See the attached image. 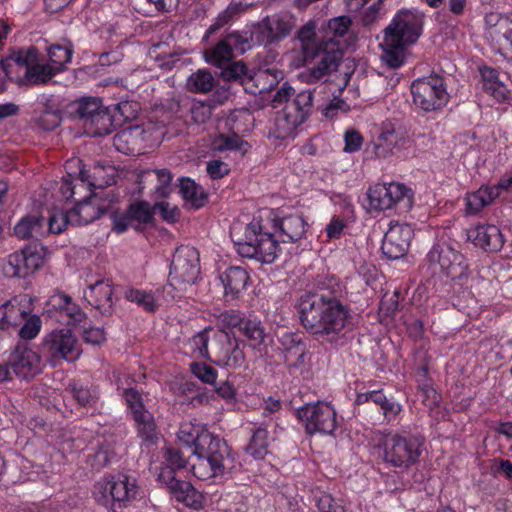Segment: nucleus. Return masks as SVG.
I'll list each match as a JSON object with an SVG mask.
<instances>
[{
    "label": "nucleus",
    "mask_w": 512,
    "mask_h": 512,
    "mask_svg": "<svg viewBox=\"0 0 512 512\" xmlns=\"http://www.w3.org/2000/svg\"><path fill=\"white\" fill-rule=\"evenodd\" d=\"M126 211L133 223L146 225L153 221L154 206L146 201H136L130 204Z\"/></svg>",
    "instance_id": "49"
},
{
    "label": "nucleus",
    "mask_w": 512,
    "mask_h": 512,
    "mask_svg": "<svg viewBox=\"0 0 512 512\" xmlns=\"http://www.w3.org/2000/svg\"><path fill=\"white\" fill-rule=\"evenodd\" d=\"M49 64L60 66V72L65 69V65L71 61L73 50L70 46L54 44L48 48Z\"/></svg>",
    "instance_id": "52"
},
{
    "label": "nucleus",
    "mask_w": 512,
    "mask_h": 512,
    "mask_svg": "<svg viewBox=\"0 0 512 512\" xmlns=\"http://www.w3.org/2000/svg\"><path fill=\"white\" fill-rule=\"evenodd\" d=\"M46 313L70 326H79L87 319L86 313L68 294L56 291L47 300Z\"/></svg>",
    "instance_id": "16"
},
{
    "label": "nucleus",
    "mask_w": 512,
    "mask_h": 512,
    "mask_svg": "<svg viewBox=\"0 0 512 512\" xmlns=\"http://www.w3.org/2000/svg\"><path fill=\"white\" fill-rule=\"evenodd\" d=\"M262 28L266 32V42L271 44L289 35L292 25L285 17L274 15L264 19Z\"/></svg>",
    "instance_id": "37"
},
{
    "label": "nucleus",
    "mask_w": 512,
    "mask_h": 512,
    "mask_svg": "<svg viewBox=\"0 0 512 512\" xmlns=\"http://www.w3.org/2000/svg\"><path fill=\"white\" fill-rule=\"evenodd\" d=\"M451 245L448 243H435L426 255V261L430 267L435 269L437 266L443 273V270L449 260Z\"/></svg>",
    "instance_id": "48"
},
{
    "label": "nucleus",
    "mask_w": 512,
    "mask_h": 512,
    "mask_svg": "<svg viewBox=\"0 0 512 512\" xmlns=\"http://www.w3.org/2000/svg\"><path fill=\"white\" fill-rule=\"evenodd\" d=\"M144 130L139 126H132L128 129H124L121 132L117 133L113 139L114 146L116 149L122 153H129L131 152V148L127 147L124 148L122 144H128L130 143L134 138L140 136Z\"/></svg>",
    "instance_id": "60"
},
{
    "label": "nucleus",
    "mask_w": 512,
    "mask_h": 512,
    "mask_svg": "<svg viewBox=\"0 0 512 512\" xmlns=\"http://www.w3.org/2000/svg\"><path fill=\"white\" fill-rule=\"evenodd\" d=\"M133 421L137 436L141 440V446L150 448L156 445L160 433L153 414L150 411L144 412V414L133 418Z\"/></svg>",
    "instance_id": "31"
},
{
    "label": "nucleus",
    "mask_w": 512,
    "mask_h": 512,
    "mask_svg": "<svg viewBox=\"0 0 512 512\" xmlns=\"http://www.w3.org/2000/svg\"><path fill=\"white\" fill-rule=\"evenodd\" d=\"M164 460V464L176 470L184 469L187 465V458L184 456L183 452L174 447H167L165 449Z\"/></svg>",
    "instance_id": "64"
},
{
    "label": "nucleus",
    "mask_w": 512,
    "mask_h": 512,
    "mask_svg": "<svg viewBox=\"0 0 512 512\" xmlns=\"http://www.w3.org/2000/svg\"><path fill=\"white\" fill-rule=\"evenodd\" d=\"M118 440L113 434L104 435L96 442L92 452L87 456V462L94 470H100L117 461Z\"/></svg>",
    "instance_id": "24"
},
{
    "label": "nucleus",
    "mask_w": 512,
    "mask_h": 512,
    "mask_svg": "<svg viewBox=\"0 0 512 512\" xmlns=\"http://www.w3.org/2000/svg\"><path fill=\"white\" fill-rule=\"evenodd\" d=\"M74 115L83 123L86 132L92 137L110 134L114 129L113 112L117 111L125 119L132 117L127 114L131 108L129 102H121L113 107H104L99 97L84 96L72 104Z\"/></svg>",
    "instance_id": "5"
},
{
    "label": "nucleus",
    "mask_w": 512,
    "mask_h": 512,
    "mask_svg": "<svg viewBox=\"0 0 512 512\" xmlns=\"http://www.w3.org/2000/svg\"><path fill=\"white\" fill-rule=\"evenodd\" d=\"M200 274L199 252L192 246L176 248L170 265L169 281L178 290L196 282Z\"/></svg>",
    "instance_id": "12"
},
{
    "label": "nucleus",
    "mask_w": 512,
    "mask_h": 512,
    "mask_svg": "<svg viewBox=\"0 0 512 512\" xmlns=\"http://www.w3.org/2000/svg\"><path fill=\"white\" fill-rule=\"evenodd\" d=\"M297 417L307 434L332 435L338 427L334 407L324 401L308 403L297 410Z\"/></svg>",
    "instance_id": "13"
},
{
    "label": "nucleus",
    "mask_w": 512,
    "mask_h": 512,
    "mask_svg": "<svg viewBox=\"0 0 512 512\" xmlns=\"http://www.w3.org/2000/svg\"><path fill=\"white\" fill-rule=\"evenodd\" d=\"M159 213L160 217L167 223H175L180 217V210L169 202H158L154 205V214Z\"/></svg>",
    "instance_id": "63"
},
{
    "label": "nucleus",
    "mask_w": 512,
    "mask_h": 512,
    "mask_svg": "<svg viewBox=\"0 0 512 512\" xmlns=\"http://www.w3.org/2000/svg\"><path fill=\"white\" fill-rule=\"evenodd\" d=\"M268 430L261 425L253 430L249 444L245 450L254 459H263L268 453Z\"/></svg>",
    "instance_id": "44"
},
{
    "label": "nucleus",
    "mask_w": 512,
    "mask_h": 512,
    "mask_svg": "<svg viewBox=\"0 0 512 512\" xmlns=\"http://www.w3.org/2000/svg\"><path fill=\"white\" fill-rule=\"evenodd\" d=\"M220 77L227 82H238L243 86H247L250 73L247 66L242 61L228 62L224 66L220 67Z\"/></svg>",
    "instance_id": "45"
},
{
    "label": "nucleus",
    "mask_w": 512,
    "mask_h": 512,
    "mask_svg": "<svg viewBox=\"0 0 512 512\" xmlns=\"http://www.w3.org/2000/svg\"><path fill=\"white\" fill-rule=\"evenodd\" d=\"M215 87V79L208 69H198L186 81V88L192 93H208Z\"/></svg>",
    "instance_id": "43"
},
{
    "label": "nucleus",
    "mask_w": 512,
    "mask_h": 512,
    "mask_svg": "<svg viewBox=\"0 0 512 512\" xmlns=\"http://www.w3.org/2000/svg\"><path fill=\"white\" fill-rule=\"evenodd\" d=\"M367 198L371 211L408 210L412 207L413 192L403 183H379L369 188Z\"/></svg>",
    "instance_id": "11"
},
{
    "label": "nucleus",
    "mask_w": 512,
    "mask_h": 512,
    "mask_svg": "<svg viewBox=\"0 0 512 512\" xmlns=\"http://www.w3.org/2000/svg\"><path fill=\"white\" fill-rule=\"evenodd\" d=\"M166 45L158 43L154 45L150 50V55L154 56L155 60L160 61V67L171 68V66L178 60L179 55L177 53H167L165 51Z\"/></svg>",
    "instance_id": "62"
},
{
    "label": "nucleus",
    "mask_w": 512,
    "mask_h": 512,
    "mask_svg": "<svg viewBox=\"0 0 512 512\" xmlns=\"http://www.w3.org/2000/svg\"><path fill=\"white\" fill-rule=\"evenodd\" d=\"M465 214L468 216L478 215L485 207L493 203L491 194L486 185H481L476 191L465 194Z\"/></svg>",
    "instance_id": "40"
},
{
    "label": "nucleus",
    "mask_w": 512,
    "mask_h": 512,
    "mask_svg": "<svg viewBox=\"0 0 512 512\" xmlns=\"http://www.w3.org/2000/svg\"><path fill=\"white\" fill-rule=\"evenodd\" d=\"M411 94L413 103L425 112L441 110L449 101L445 79L437 74L414 80Z\"/></svg>",
    "instance_id": "10"
},
{
    "label": "nucleus",
    "mask_w": 512,
    "mask_h": 512,
    "mask_svg": "<svg viewBox=\"0 0 512 512\" xmlns=\"http://www.w3.org/2000/svg\"><path fill=\"white\" fill-rule=\"evenodd\" d=\"M104 168L102 166H94L93 171L90 172L84 168L79 170V180L82 183H87L90 187L102 188L111 184V179H104L102 174Z\"/></svg>",
    "instance_id": "55"
},
{
    "label": "nucleus",
    "mask_w": 512,
    "mask_h": 512,
    "mask_svg": "<svg viewBox=\"0 0 512 512\" xmlns=\"http://www.w3.org/2000/svg\"><path fill=\"white\" fill-rule=\"evenodd\" d=\"M480 76L483 89L493 96L497 101L502 102L508 99L509 90L498 78V71L484 66L480 68Z\"/></svg>",
    "instance_id": "34"
},
{
    "label": "nucleus",
    "mask_w": 512,
    "mask_h": 512,
    "mask_svg": "<svg viewBox=\"0 0 512 512\" xmlns=\"http://www.w3.org/2000/svg\"><path fill=\"white\" fill-rule=\"evenodd\" d=\"M239 331L254 349L264 344L268 336L265 326L257 317H245Z\"/></svg>",
    "instance_id": "36"
},
{
    "label": "nucleus",
    "mask_w": 512,
    "mask_h": 512,
    "mask_svg": "<svg viewBox=\"0 0 512 512\" xmlns=\"http://www.w3.org/2000/svg\"><path fill=\"white\" fill-rule=\"evenodd\" d=\"M112 295V283L108 279H98L94 283H89L88 289L83 294L85 300L104 316L112 314Z\"/></svg>",
    "instance_id": "23"
},
{
    "label": "nucleus",
    "mask_w": 512,
    "mask_h": 512,
    "mask_svg": "<svg viewBox=\"0 0 512 512\" xmlns=\"http://www.w3.org/2000/svg\"><path fill=\"white\" fill-rule=\"evenodd\" d=\"M307 227L308 224L301 215L291 214L279 218L269 211L265 217H254L247 224L244 239L235 242L236 251L243 258L271 264L280 252V246L275 239L276 231L281 233L283 242L294 243L305 236Z\"/></svg>",
    "instance_id": "3"
},
{
    "label": "nucleus",
    "mask_w": 512,
    "mask_h": 512,
    "mask_svg": "<svg viewBox=\"0 0 512 512\" xmlns=\"http://www.w3.org/2000/svg\"><path fill=\"white\" fill-rule=\"evenodd\" d=\"M213 104L205 100L193 99L189 108L191 121L194 124H205L212 116Z\"/></svg>",
    "instance_id": "51"
},
{
    "label": "nucleus",
    "mask_w": 512,
    "mask_h": 512,
    "mask_svg": "<svg viewBox=\"0 0 512 512\" xmlns=\"http://www.w3.org/2000/svg\"><path fill=\"white\" fill-rule=\"evenodd\" d=\"M316 58H319V60L309 69V75L307 76L309 83L317 82L332 72L337 71L343 58V51L339 40L333 38L321 40Z\"/></svg>",
    "instance_id": "15"
},
{
    "label": "nucleus",
    "mask_w": 512,
    "mask_h": 512,
    "mask_svg": "<svg viewBox=\"0 0 512 512\" xmlns=\"http://www.w3.org/2000/svg\"><path fill=\"white\" fill-rule=\"evenodd\" d=\"M190 371L203 383L215 384L217 380V370L204 362H192L190 364Z\"/></svg>",
    "instance_id": "59"
},
{
    "label": "nucleus",
    "mask_w": 512,
    "mask_h": 512,
    "mask_svg": "<svg viewBox=\"0 0 512 512\" xmlns=\"http://www.w3.org/2000/svg\"><path fill=\"white\" fill-rule=\"evenodd\" d=\"M411 139L402 128L386 127L373 142V153L377 158L390 156H405V150L410 148Z\"/></svg>",
    "instance_id": "18"
},
{
    "label": "nucleus",
    "mask_w": 512,
    "mask_h": 512,
    "mask_svg": "<svg viewBox=\"0 0 512 512\" xmlns=\"http://www.w3.org/2000/svg\"><path fill=\"white\" fill-rule=\"evenodd\" d=\"M205 54L207 62L217 67L224 66L226 63L230 62L234 56L232 49L224 37L209 51H206Z\"/></svg>",
    "instance_id": "47"
},
{
    "label": "nucleus",
    "mask_w": 512,
    "mask_h": 512,
    "mask_svg": "<svg viewBox=\"0 0 512 512\" xmlns=\"http://www.w3.org/2000/svg\"><path fill=\"white\" fill-rule=\"evenodd\" d=\"M41 357L27 344H18L9 356V371L22 380L33 378L41 372Z\"/></svg>",
    "instance_id": "20"
},
{
    "label": "nucleus",
    "mask_w": 512,
    "mask_h": 512,
    "mask_svg": "<svg viewBox=\"0 0 512 512\" xmlns=\"http://www.w3.org/2000/svg\"><path fill=\"white\" fill-rule=\"evenodd\" d=\"M314 94L310 89L300 91L288 102L298 110L305 121L308 120L313 111Z\"/></svg>",
    "instance_id": "53"
},
{
    "label": "nucleus",
    "mask_w": 512,
    "mask_h": 512,
    "mask_svg": "<svg viewBox=\"0 0 512 512\" xmlns=\"http://www.w3.org/2000/svg\"><path fill=\"white\" fill-rule=\"evenodd\" d=\"M58 73H60V66L35 62L26 69L24 77L28 84L41 85L48 83Z\"/></svg>",
    "instance_id": "41"
},
{
    "label": "nucleus",
    "mask_w": 512,
    "mask_h": 512,
    "mask_svg": "<svg viewBox=\"0 0 512 512\" xmlns=\"http://www.w3.org/2000/svg\"><path fill=\"white\" fill-rule=\"evenodd\" d=\"M413 235L414 232L410 225L390 222L381 245L383 255L389 260L402 258L409 249Z\"/></svg>",
    "instance_id": "19"
},
{
    "label": "nucleus",
    "mask_w": 512,
    "mask_h": 512,
    "mask_svg": "<svg viewBox=\"0 0 512 512\" xmlns=\"http://www.w3.org/2000/svg\"><path fill=\"white\" fill-rule=\"evenodd\" d=\"M46 220L42 216L23 217L14 227V234L22 240L40 238L46 235Z\"/></svg>",
    "instance_id": "32"
},
{
    "label": "nucleus",
    "mask_w": 512,
    "mask_h": 512,
    "mask_svg": "<svg viewBox=\"0 0 512 512\" xmlns=\"http://www.w3.org/2000/svg\"><path fill=\"white\" fill-rule=\"evenodd\" d=\"M177 438L196 457L191 470L197 479L219 483L241 470L237 453L224 439L209 432L201 423L182 422Z\"/></svg>",
    "instance_id": "2"
},
{
    "label": "nucleus",
    "mask_w": 512,
    "mask_h": 512,
    "mask_svg": "<svg viewBox=\"0 0 512 512\" xmlns=\"http://www.w3.org/2000/svg\"><path fill=\"white\" fill-rule=\"evenodd\" d=\"M213 333L212 329L205 328L199 333L195 334L189 341L194 352L202 358L209 359L211 361V338L210 333Z\"/></svg>",
    "instance_id": "50"
},
{
    "label": "nucleus",
    "mask_w": 512,
    "mask_h": 512,
    "mask_svg": "<svg viewBox=\"0 0 512 512\" xmlns=\"http://www.w3.org/2000/svg\"><path fill=\"white\" fill-rule=\"evenodd\" d=\"M315 30V23L309 21L297 31V35L294 39L296 42L295 47L299 48L304 63L316 59L317 53L319 52V43L321 41L316 40Z\"/></svg>",
    "instance_id": "29"
},
{
    "label": "nucleus",
    "mask_w": 512,
    "mask_h": 512,
    "mask_svg": "<svg viewBox=\"0 0 512 512\" xmlns=\"http://www.w3.org/2000/svg\"><path fill=\"white\" fill-rule=\"evenodd\" d=\"M347 284L335 274H318L296 304L302 327L317 341L344 347L353 325Z\"/></svg>",
    "instance_id": "1"
},
{
    "label": "nucleus",
    "mask_w": 512,
    "mask_h": 512,
    "mask_svg": "<svg viewBox=\"0 0 512 512\" xmlns=\"http://www.w3.org/2000/svg\"><path fill=\"white\" fill-rule=\"evenodd\" d=\"M283 78L282 71L275 68H267L258 70L251 74L245 86V92L257 95L271 91L276 87Z\"/></svg>",
    "instance_id": "28"
},
{
    "label": "nucleus",
    "mask_w": 512,
    "mask_h": 512,
    "mask_svg": "<svg viewBox=\"0 0 512 512\" xmlns=\"http://www.w3.org/2000/svg\"><path fill=\"white\" fill-rule=\"evenodd\" d=\"M299 113L294 106L287 103L282 111L277 114L274 129L270 132V135L280 140L294 137L297 128L306 122Z\"/></svg>",
    "instance_id": "26"
},
{
    "label": "nucleus",
    "mask_w": 512,
    "mask_h": 512,
    "mask_svg": "<svg viewBox=\"0 0 512 512\" xmlns=\"http://www.w3.org/2000/svg\"><path fill=\"white\" fill-rule=\"evenodd\" d=\"M449 260L443 270V274L449 277L451 280H461L467 276L468 264L465 256L451 247V253Z\"/></svg>",
    "instance_id": "46"
},
{
    "label": "nucleus",
    "mask_w": 512,
    "mask_h": 512,
    "mask_svg": "<svg viewBox=\"0 0 512 512\" xmlns=\"http://www.w3.org/2000/svg\"><path fill=\"white\" fill-rule=\"evenodd\" d=\"M179 193L185 200L186 205L194 210L204 207L208 202V195L205 190L190 178L180 179Z\"/></svg>",
    "instance_id": "33"
},
{
    "label": "nucleus",
    "mask_w": 512,
    "mask_h": 512,
    "mask_svg": "<svg viewBox=\"0 0 512 512\" xmlns=\"http://www.w3.org/2000/svg\"><path fill=\"white\" fill-rule=\"evenodd\" d=\"M33 311L29 294H19L0 306V328L17 327Z\"/></svg>",
    "instance_id": "22"
},
{
    "label": "nucleus",
    "mask_w": 512,
    "mask_h": 512,
    "mask_svg": "<svg viewBox=\"0 0 512 512\" xmlns=\"http://www.w3.org/2000/svg\"><path fill=\"white\" fill-rule=\"evenodd\" d=\"M122 397L124 398L125 403L130 410L132 419L144 414V412H149L145 408L141 393L135 388L124 389L122 392Z\"/></svg>",
    "instance_id": "54"
},
{
    "label": "nucleus",
    "mask_w": 512,
    "mask_h": 512,
    "mask_svg": "<svg viewBox=\"0 0 512 512\" xmlns=\"http://www.w3.org/2000/svg\"><path fill=\"white\" fill-rule=\"evenodd\" d=\"M67 391L79 406L93 410L98 409L100 394L96 387L73 382L69 384Z\"/></svg>",
    "instance_id": "35"
},
{
    "label": "nucleus",
    "mask_w": 512,
    "mask_h": 512,
    "mask_svg": "<svg viewBox=\"0 0 512 512\" xmlns=\"http://www.w3.org/2000/svg\"><path fill=\"white\" fill-rule=\"evenodd\" d=\"M248 32L234 31L227 33L224 38L232 49L233 53L243 54L251 48V36Z\"/></svg>",
    "instance_id": "56"
},
{
    "label": "nucleus",
    "mask_w": 512,
    "mask_h": 512,
    "mask_svg": "<svg viewBox=\"0 0 512 512\" xmlns=\"http://www.w3.org/2000/svg\"><path fill=\"white\" fill-rule=\"evenodd\" d=\"M368 403H373L378 408V415L373 420V424H392L402 412V405L393 397L388 398L381 389L356 395V405L361 406Z\"/></svg>",
    "instance_id": "17"
},
{
    "label": "nucleus",
    "mask_w": 512,
    "mask_h": 512,
    "mask_svg": "<svg viewBox=\"0 0 512 512\" xmlns=\"http://www.w3.org/2000/svg\"><path fill=\"white\" fill-rule=\"evenodd\" d=\"M23 325L19 330V337L24 340L34 339L40 332L42 327V320L36 314H29L24 320Z\"/></svg>",
    "instance_id": "58"
},
{
    "label": "nucleus",
    "mask_w": 512,
    "mask_h": 512,
    "mask_svg": "<svg viewBox=\"0 0 512 512\" xmlns=\"http://www.w3.org/2000/svg\"><path fill=\"white\" fill-rule=\"evenodd\" d=\"M467 236L475 246L489 252L499 251L504 244L503 235L495 225H478L469 229Z\"/></svg>",
    "instance_id": "27"
},
{
    "label": "nucleus",
    "mask_w": 512,
    "mask_h": 512,
    "mask_svg": "<svg viewBox=\"0 0 512 512\" xmlns=\"http://www.w3.org/2000/svg\"><path fill=\"white\" fill-rule=\"evenodd\" d=\"M45 249L40 243L24 246L8 256L6 273L11 277L25 278L38 270L44 262Z\"/></svg>",
    "instance_id": "14"
},
{
    "label": "nucleus",
    "mask_w": 512,
    "mask_h": 512,
    "mask_svg": "<svg viewBox=\"0 0 512 512\" xmlns=\"http://www.w3.org/2000/svg\"><path fill=\"white\" fill-rule=\"evenodd\" d=\"M489 194H491L492 201L496 199L505 198L512 188V174H506L496 184L486 185Z\"/></svg>",
    "instance_id": "61"
},
{
    "label": "nucleus",
    "mask_w": 512,
    "mask_h": 512,
    "mask_svg": "<svg viewBox=\"0 0 512 512\" xmlns=\"http://www.w3.org/2000/svg\"><path fill=\"white\" fill-rule=\"evenodd\" d=\"M38 60V50L36 47H29L27 49H18L11 51L10 55L0 61V67L5 75L9 77L10 67L12 63L20 67L32 66Z\"/></svg>",
    "instance_id": "38"
},
{
    "label": "nucleus",
    "mask_w": 512,
    "mask_h": 512,
    "mask_svg": "<svg viewBox=\"0 0 512 512\" xmlns=\"http://www.w3.org/2000/svg\"><path fill=\"white\" fill-rule=\"evenodd\" d=\"M172 495L177 501L182 502L187 507L195 510L203 507L204 497L202 493L197 491L190 482L182 481Z\"/></svg>",
    "instance_id": "42"
},
{
    "label": "nucleus",
    "mask_w": 512,
    "mask_h": 512,
    "mask_svg": "<svg viewBox=\"0 0 512 512\" xmlns=\"http://www.w3.org/2000/svg\"><path fill=\"white\" fill-rule=\"evenodd\" d=\"M219 279L224 288V298L226 301H233L239 298L250 282L248 272L240 266L228 267L219 275Z\"/></svg>",
    "instance_id": "25"
},
{
    "label": "nucleus",
    "mask_w": 512,
    "mask_h": 512,
    "mask_svg": "<svg viewBox=\"0 0 512 512\" xmlns=\"http://www.w3.org/2000/svg\"><path fill=\"white\" fill-rule=\"evenodd\" d=\"M39 349L41 356L53 367L64 361H76L82 353L78 338L68 328L54 329L45 334Z\"/></svg>",
    "instance_id": "8"
},
{
    "label": "nucleus",
    "mask_w": 512,
    "mask_h": 512,
    "mask_svg": "<svg viewBox=\"0 0 512 512\" xmlns=\"http://www.w3.org/2000/svg\"><path fill=\"white\" fill-rule=\"evenodd\" d=\"M424 17L418 10H402L384 29L381 60L387 67L397 69L405 63L407 47L416 43L422 34Z\"/></svg>",
    "instance_id": "4"
},
{
    "label": "nucleus",
    "mask_w": 512,
    "mask_h": 512,
    "mask_svg": "<svg viewBox=\"0 0 512 512\" xmlns=\"http://www.w3.org/2000/svg\"><path fill=\"white\" fill-rule=\"evenodd\" d=\"M107 209L96 203V198L78 202L69 212L71 225H87L105 214Z\"/></svg>",
    "instance_id": "30"
},
{
    "label": "nucleus",
    "mask_w": 512,
    "mask_h": 512,
    "mask_svg": "<svg viewBox=\"0 0 512 512\" xmlns=\"http://www.w3.org/2000/svg\"><path fill=\"white\" fill-rule=\"evenodd\" d=\"M245 346L234 334L222 329L216 330L211 338V362L230 369H247Z\"/></svg>",
    "instance_id": "9"
},
{
    "label": "nucleus",
    "mask_w": 512,
    "mask_h": 512,
    "mask_svg": "<svg viewBox=\"0 0 512 512\" xmlns=\"http://www.w3.org/2000/svg\"><path fill=\"white\" fill-rule=\"evenodd\" d=\"M278 341L283 352L284 363L290 372L305 366L308 347L300 334L286 331L279 336Z\"/></svg>",
    "instance_id": "21"
},
{
    "label": "nucleus",
    "mask_w": 512,
    "mask_h": 512,
    "mask_svg": "<svg viewBox=\"0 0 512 512\" xmlns=\"http://www.w3.org/2000/svg\"><path fill=\"white\" fill-rule=\"evenodd\" d=\"M123 297L147 313H154L159 308L155 293L152 290L130 287L124 291Z\"/></svg>",
    "instance_id": "39"
},
{
    "label": "nucleus",
    "mask_w": 512,
    "mask_h": 512,
    "mask_svg": "<svg viewBox=\"0 0 512 512\" xmlns=\"http://www.w3.org/2000/svg\"><path fill=\"white\" fill-rule=\"evenodd\" d=\"M139 485L135 477L118 473L97 481L92 495L108 512H119L137 498Z\"/></svg>",
    "instance_id": "7"
},
{
    "label": "nucleus",
    "mask_w": 512,
    "mask_h": 512,
    "mask_svg": "<svg viewBox=\"0 0 512 512\" xmlns=\"http://www.w3.org/2000/svg\"><path fill=\"white\" fill-rule=\"evenodd\" d=\"M315 504L319 512H346L340 501L336 500L331 494L318 492L314 495Z\"/></svg>",
    "instance_id": "57"
},
{
    "label": "nucleus",
    "mask_w": 512,
    "mask_h": 512,
    "mask_svg": "<svg viewBox=\"0 0 512 512\" xmlns=\"http://www.w3.org/2000/svg\"><path fill=\"white\" fill-rule=\"evenodd\" d=\"M425 439L408 432H389L379 441L383 462L401 472L415 465L422 454Z\"/></svg>",
    "instance_id": "6"
}]
</instances>
